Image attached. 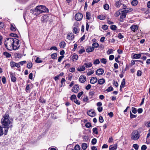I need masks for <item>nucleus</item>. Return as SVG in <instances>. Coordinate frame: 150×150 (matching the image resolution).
<instances>
[{
	"label": "nucleus",
	"mask_w": 150,
	"mask_h": 150,
	"mask_svg": "<svg viewBox=\"0 0 150 150\" xmlns=\"http://www.w3.org/2000/svg\"><path fill=\"white\" fill-rule=\"evenodd\" d=\"M9 115L8 114L4 115L1 119V123L2 127L0 126V137L3 134V128H5L4 134L6 135L8 132V129L11 128L12 127V120L9 119Z\"/></svg>",
	"instance_id": "f257e3e1"
},
{
	"label": "nucleus",
	"mask_w": 150,
	"mask_h": 150,
	"mask_svg": "<svg viewBox=\"0 0 150 150\" xmlns=\"http://www.w3.org/2000/svg\"><path fill=\"white\" fill-rule=\"evenodd\" d=\"M31 11L33 14L37 16L41 13L48 12V10L45 6L41 5L37 6L35 8Z\"/></svg>",
	"instance_id": "f03ea898"
},
{
	"label": "nucleus",
	"mask_w": 150,
	"mask_h": 150,
	"mask_svg": "<svg viewBox=\"0 0 150 150\" xmlns=\"http://www.w3.org/2000/svg\"><path fill=\"white\" fill-rule=\"evenodd\" d=\"M12 38H7L5 40L4 44L5 47L8 50H13L12 45L14 41Z\"/></svg>",
	"instance_id": "7ed1b4c3"
},
{
	"label": "nucleus",
	"mask_w": 150,
	"mask_h": 150,
	"mask_svg": "<svg viewBox=\"0 0 150 150\" xmlns=\"http://www.w3.org/2000/svg\"><path fill=\"white\" fill-rule=\"evenodd\" d=\"M140 135L138 131L137 130H134L131 134V138L134 140H136L139 139Z\"/></svg>",
	"instance_id": "20e7f679"
},
{
	"label": "nucleus",
	"mask_w": 150,
	"mask_h": 150,
	"mask_svg": "<svg viewBox=\"0 0 150 150\" xmlns=\"http://www.w3.org/2000/svg\"><path fill=\"white\" fill-rule=\"evenodd\" d=\"M13 42L12 45L13 50H18L20 46V44H19V40L16 38H13Z\"/></svg>",
	"instance_id": "39448f33"
},
{
	"label": "nucleus",
	"mask_w": 150,
	"mask_h": 150,
	"mask_svg": "<svg viewBox=\"0 0 150 150\" xmlns=\"http://www.w3.org/2000/svg\"><path fill=\"white\" fill-rule=\"evenodd\" d=\"M83 15L80 13H77L75 15V19L77 21H80L82 18Z\"/></svg>",
	"instance_id": "423d86ee"
},
{
	"label": "nucleus",
	"mask_w": 150,
	"mask_h": 150,
	"mask_svg": "<svg viewBox=\"0 0 150 150\" xmlns=\"http://www.w3.org/2000/svg\"><path fill=\"white\" fill-rule=\"evenodd\" d=\"M10 76L11 78V81L13 82H15L16 81L17 79L15 77V73L12 72H10Z\"/></svg>",
	"instance_id": "0eeeda50"
},
{
	"label": "nucleus",
	"mask_w": 150,
	"mask_h": 150,
	"mask_svg": "<svg viewBox=\"0 0 150 150\" xmlns=\"http://www.w3.org/2000/svg\"><path fill=\"white\" fill-rule=\"evenodd\" d=\"M79 90V86L78 85H75L73 87L71 91L73 92L76 93L78 92Z\"/></svg>",
	"instance_id": "6e6552de"
},
{
	"label": "nucleus",
	"mask_w": 150,
	"mask_h": 150,
	"mask_svg": "<svg viewBox=\"0 0 150 150\" xmlns=\"http://www.w3.org/2000/svg\"><path fill=\"white\" fill-rule=\"evenodd\" d=\"M103 73L104 70L102 68H99L96 71V75L98 76H100L103 74Z\"/></svg>",
	"instance_id": "1a4fd4ad"
},
{
	"label": "nucleus",
	"mask_w": 150,
	"mask_h": 150,
	"mask_svg": "<svg viewBox=\"0 0 150 150\" xmlns=\"http://www.w3.org/2000/svg\"><path fill=\"white\" fill-rule=\"evenodd\" d=\"M10 65L12 68L15 67H16L17 68H19L20 67L18 63H16L13 61L10 62Z\"/></svg>",
	"instance_id": "9d476101"
},
{
	"label": "nucleus",
	"mask_w": 150,
	"mask_h": 150,
	"mask_svg": "<svg viewBox=\"0 0 150 150\" xmlns=\"http://www.w3.org/2000/svg\"><path fill=\"white\" fill-rule=\"evenodd\" d=\"M49 19V16L47 14L44 15L41 18V20L44 23L46 22Z\"/></svg>",
	"instance_id": "9b49d317"
},
{
	"label": "nucleus",
	"mask_w": 150,
	"mask_h": 150,
	"mask_svg": "<svg viewBox=\"0 0 150 150\" xmlns=\"http://www.w3.org/2000/svg\"><path fill=\"white\" fill-rule=\"evenodd\" d=\"M98 81L97 78L96 77H93L91 78L90 80V83L92 84H94L96 83Z\"/></svg>",
	"instance_id": "f8f14e48"
},
{
	"label": "nucleus",
	"mask_w": 150,
	"mask_h": 150,
	"mask_svg": "<svg viewBox=\"0 0 150 150\" xmlns=\"http://www.w3.org/2000/svg\"><path fill=\"white\" fill-rule=\"evenodd\" d=\"M86 80V77L84 76H81L79 78V81L81 83L84 82Z\"/></svg>",
	"instance_id": "ddd939ff"
},
{
	"label": "nucleus",
	"mask_w": 150,
	"mask_h": 150,
	"mask_svg": "<svg viewBox=\"0 0 150 150\" xmlns=\"http://www.w3.org/2000/svg\"><path fill=\"white\" fill-rule=\"evenodd\" d=\"M130 29L134 32L137 31L138 29V27L137 25H132L130 27Z\"/></svg>",
	"instance_id": "4468645a"
},
{
	"label": "nucleus",
	"mask_w": 150,
	"mask_h": 150,
	"mask_svg": "<svg viewBox=\"0 0 150 150\" xmlns=\"http://www.w3.org/2000/svg\"><path fill=\"white\" fill-rule=\"evenodd\" d=\"M74 38V35L72 33H69L67 35V38L69 40L73 39Z\"/></svg>",
	"instance_id": "2eb2a0df"
},
{
	"label": "nucleus",
	"mask_w": 150,
	"mask_h": 150,
	"mask_svg": "<svg viewBox=\"0 0 150 150\" xmlns=\"http://www.w3.org/2000/svg\"><path fill=\"white\" fill-rule=\"evenodd\" d=\"M87 113L89 116L91 117H93L95 115V112L91 110H89L88 111Z\"/></svg>",
	"instance_id": "dca6fc26"
},
{
	"label": "nucleus",
	"mask_w": 150,
	"mask_h": 150,
	"mask_svg": "<svg viewBox=\"0 0 150 150\" xmlns=\"http://www.w3.org/2000/svg\"><path fill=\"white\" fill-rule=\"evenodd\" d=\"M125 10L123 11V12H124L127 14V13L133 11V9L131 8H124Z\"/></svg>",
	"instance_id": "f3484780"
},
{
	"label": "nucleus",
	"mask_w": 150,
	"mask_h": 150,
	"mask_svg": "<svg viewBox=\"0 0 150 150\" xmlns=\"http://www.w3.org/2000/svg\"><path fill=\"white\" fill-rule=\"evenodd\" d=\"M141 56V54H135L133 56V59H139Z\"/></svg>",
	"instance_id": "a211bd4d"
},
{
	"label": "nucleus",
	"mask_w": 150,
	"mask_h": 150,
	"mask_svg": "<svg viewBox=\"0 0 150 150\" xmlns=\"http://www.w3.org/2000/svg\"><path fill=\"white\" fill-rule=\"evenodd\" d=\"M122 4L121 1L119 0L115 2V6L117 8H119Z\"/></svg>",
	"instance_id": "6ab92c4d"
},
{
	"label": "nucleus",
	"mask_w": 150,
	"mask_h": 150,
	"mask_svg": "<svg viewBox=\"0 0 150 150\" xmlns=\"http://www.w3.org/2000/svg\"><path fill=\"white\" fill-rule=\"evenodd\" d=\"M105 82V80L104 79L102 78L98 80V83L100 85H102Z\"/></svg>",
	"instance_id": "aec40b11"
},
{
	"label": "nucleus",
	"mask_w": 150,
	"mask_h": 150,
	"mask_svg": "<svg viewBox=\"0 0 150 150\" xmlns=\"http://www.w3.org/2000/svg\"><path fill=\"white\" fill-rule=\"evenodd\" d=\"M85 69V67L83 65H81L78 68L77 70L80 71H84Z\"/></svg>",
	"instance_id": "412c9836"
},
{
	"label": "nucleus",
	"mask_w": 150,
	"mask_h": 150,
	"mask_svg": "<svg viewBox=\"0 0 150 150\" xmlns=\"http://www.w3.org/2000/svg\"><path fill=\"white\" fill-rule=\"evenodd\" d=\"M3 54L7 58H9L11 56V54L7 52H4Z\"/></svg>",
	"instance_id": "4be33fe9"
},
{
	"label": "nucleus",
	"mask_w": 150,
	"mask_h": 150,
	"mask_svg": "<svg viewBox=\"0 0 150 150\" xmlns=\"http://www.w3.org/2000/svg\"><path fill=\"white\" fill-rule=\"evenodd\" d=\"M94 50L93 48L92 47H88L86 49V51L87 52H89L93 51Z\"/></svg>",
	"instance_id": "5701e85b"
},
{
	"label": "nucleus",
	"mask_w": 150,
	"mask_h": 150,
	"mask_svg": "<svg viewBox=\"0 0 150 150\" xmlns=\"http://www.w3.org/2000/svg\"><path fill=\"white\" fill-rule=\"evenodd\" d=\"M66 43L64 41L62 42L59 44V46L60 48H64L65 46Z\"/></svg>",
	"instance_id": "b1692460"
},
{
	"label": "nucleus",
	"mask_w": 150,
	"mask_h": 150,
	"mask_svg": "<svg viewBox=\"0 0 150 150\" xmlns=\"http://www.w3.org/2000/svg\"><path fill=\"white\" fill-rule=\"evenodd\" d=\"M122 14L120 16V18L121 19L124 18L126 17L127 14L124 12H123V11H122Z\"/></svg>",
	"instance_id": "393cba45"
},
{
	"label": "nucleus",
	"mask_w": 150,
	"mask_h": 150,
	"mask_svg": "<svg viewBox=\"0 0 150 150\" xmlns=\"http://www.w3.org/2000/svg\"><path fill=\"white\" fill-rule=\"evenodd\" d=\"M88 147L87 144L85 143H83L81 145L82 148L83 150H86Z\"/></svg>",
	"instance_id": "a878e982"
},
{
	"label": "nucleus",
	"mask_w": 150,
	"mask_h": 150,
	"mask_svg": "<svg viewBox=\"0 0 150 150\" xmlns=\"http://www.w3.org/2000/svg\"><path fill=\"white\" fill-rule=\"evenodd\" d=\"M99 46V44L97 42H95L93 43L92 45V47L94 50V48H97Z\"/></svg>",
	"instance_id": "bb28decb"
},
{
	"label": "nucleus",
	"mask_w": 150,
	"mask_h": 150,
	"mask_svg": "<svg viewBox=\"0 0 150 150\" xmlns=\"http://www.w3.org/2000/svg\"><path fill=\"white\" fill-rule=\"evenodd\" d=\"M117 148V146L115 145H110L109 146L110 150H115Z\"/></svg>",
	"instance_id": "cd10ccee"
},
{
	"label": "nucleus",
	"mask_w": 150,
	"mask_h": 150,
	"mask_svg": "<svg viewBox=\"0 0 150 150\" xmlns=\"http://www.w3.org/2000/svg\"><path fill=\"white\" fill-rule=\"evenodd\" d=\"M86 68H88L92 66V64L91 62L85 63L84 64Z\"/></svg>",
	"instance_id": "c85d7f7f"
},
{
	"label": "nucleus",
	"mask_w": 150,
	"mask_h": 150,
	"mask_svg": "<svg viewBox=\"0 0 150 150\" xmlns=\"http://www.w3.org/2000/svg\"><path fill=\"white\" fill-rule=\"evenodd\" d=\"M11 30L13 31H15L16 30V28L15 25L13 24H11V27L10 28Z\"/></svg>",
	"instance_id": "c756f323"
},
{
	"label": "nucleus",
	"mask_w": 150,
	"mask_h": 150,
	"mask_svg": "<svg viewBox=\"0 0 150 150\" xmlns=\"http://www.w3.org/2000/svg\"><path fill=\"white\" fill-rule=\"evenodd\" d=\"M138 3V1L137 0H133L131 2V4L133 6H136Z\"/></svg>",
	"instance_id": "7c9ffc66"
},
{
	"label": "nucleus",
	"mask_w": 150,
	"mask_h": 150,
	"mask_svg": "<svg viewBox=\"0 0 150 150\" xmlns=\"http://www.w3.org/2000/svg\"><path fill=\"white\" fill-rule=\"evenodd\" d=\"M86 19L88 20H89L90 19L91 17V14L90 12H86Z\"/></svg>",
	"instance_id": "2f4dec72"
},
{
	"label": "nucleus",
	"mask_w": 150,
	"mask_h": 150,
	"mask_svg": "<svg viewBox=\"0 0 150 150\" xmlns=\"http://www.w3.org/2000/svg\"><path fill=\"white\" fill-rule=\"evenodd\" d=\"M125 83V80L124 79H123L121 82L120 86L121 88H123Z\"/></svg>",
	"instance_id": "473e14b6"
},
{
	"label": "nucleus",
	"mask_w": 150,
	"mask_h": 150,
	"mask_svg": "<svg viewBox=\"0 0 150 150\" xmlns=\"http://www.w3.org/2000/svg\"><path fill=\"white\" fill-rule=\"evenodd\" d=\"M73 32L75 34H76L79 33L78 29L77 28L74 27L73 28Z\"/></svg>",
	"instance_id": "72a5a7b5"
},
{
	"label": "nucleus",
	"mask_w": 150,
	"mask_h": 150,
	"mask_svg": "<svg viewBox=\"0 0 150 150\" xmlns=\"http://www.w3.org/2000/svg\"><path fill=\"white\" fill-rule=\"evenodd\" d=\"M65 79L64 78H62V80H61V84L60 85V87H62V86H63V83H64L65 82Z\"/></svg>",
	"instance_id": "f704fd0d"
},
{
	"label": "nucleus",
	"mask_w": 150,
	"mask_h": 150,
	"mask_svg": "<svg viewBox=\"0 0 150 150\" xmlns=\"http://www.w3.org/2000/svg\"><path fill=\"white\" fill-rule=\"evenodd\" d=\"M57 54L56 53H54L51 54V58L52 59H55L56 58Z\"/></svg>",
	"instance_id": "c9c22d12"
},
{
	"label": "nucleus",
	"mask_w": 150,
	"mask_h": 150,
	"mask_svg": "<svg viewBox=\"0 0 150 150\" xmlns=\"http://www.w3.org/2000/svg\"><path fill=\"white\" fill-rule=\"evenodd\" d=\"M93 133H94L95 134H98L97 128L96 127L94 128L93 129Z\"/></svg>",
	"instance_id": "e433bc0d"
},
{
	"label": "nucleus",
	"mask_w": 150,
	"mask_h": 150,
	"mask_svg": "<svg viewBox=\"0 0 150 150\" xmlns=\"http://www.w3.org/2000/svg\"><path fill=\"white\" fill-rule=\"evenodd\" d=\"M42 62V61L38 57H37L35 60V62L37 63H40Z\"/></svg>",
	"instance_id": "4c0bfd02"
},
{
	"label": "nucleus",
	"mask_w": 150,
	"mask_h": 150,
	"mask_svg": "<svg viewBox=\"0 0 150 150\" xmlns=\"http://www.w3.org/2000/svg\"><path fill=\"white\" fill-rule=\"evenodd\" d=\"M33 64L31 62H30L28 63L27 64V67L29 69H30L32 67Z\"/></svg>",
	"instance_id": "58836bf2"
},
{
	"label": "nucleus",
	"mask_w": 150,
	"mask_h": 150,
	"mask_svg": "<svg viewBox=\"0 0 150 150\" xmlns=\"http://www.w3.org/2000/svg\"><path fill=\"white\" fill-rule=\"evenodd\" d=\"M117 27L115 25H112L110 26V28L113 30H115L116 29Z\"/></svg>",
	"instance_id": "ea45409f"
},
{
	"label": "nucleus",
	"mask_w": 150,
	"mask_h": 150,
	"mask_svg": "<svg viewBox=\"0 0 150 150\" xmlns=\"http://www.w3.org/2000/svg\"><path fill=\"white\" fill-rule=\"evenodd\" d=\"M113 90V87L112 86H110L106 90V91L108 92L112 91Z\"/></svg>",
	"instance_id": "a19ab883"
},
{
	"label": "nucleus",
	"mask_w": 150,
	"mask_h": 150,
	"mask_svg": "<svg viewBox=\"0 0 150 150\" xmlns=\"http://www.w3.org/2000/svg\"><path fill=\"white\" fill-rule=\"evenodd\" d=\"M83 101L86 102H89V101H88V98L87 96H86V97L83 99Z\"/></svg>",
	"instance_id": "79ce46f5"
},
{
	"label": "nucleus",
	"mask_w": 150,
	"mask_h": 150,
	"mask_svg": "<svg viewBox=\"0 0 150 150\" xmlns=\"http://www.w3.org/2000/svg\"><path fill=\"white\" fill-rule=\"evenodd\" d=\"M76 98V96L75 95H72L71 96V100H74Z\"/></svg>",
	"instance_id": "37998d69"
},
{
	"label": "nucleus",
	"mask_w": 150,
	"mask_h": 150,
	"mask_svg": "<svg viewBox=\"0 0 150 150\" xmlns=\"http://www.w3.org/2000/svg\"><path fill=\"white\" fill-rule=\"evenodd\" d=\"M130 117L132 119L133 118H135L137 117V115L133 114L131 112V111L130 112Z\"/></svg>",
	"instance_id": "c03bdc74"
},
{
	"label": "nucleus",
	"mask_w": 150,
	"mask_h": 150,
	"mask_svg": "<svg viewBox=\"0 0 150 150\" xmlns=\"http://www.w3.org/2000/svg\"><path fill=\"white\" fill-rule=\"evenodd\" d=\"M132 111L134 114H136L137 112V109L134 107H132Z\"/></svg>",
	"instance_id": "a18cd8bd"
},
{
	"label": "nucleus",
	"mask_w": 150,
	"mask_h": 150,
	"mask_svg": "<svg viewBox=\"0 0 150 150\" xmlns=\"http://www.w3.org/2000/svg\"><path fill=\"white\" fill-rule=\"evenodd\" d=\"M98 18L101 20H103L105 19V17L103 15L99 16H98Z\"/></svg>",
	"instance_id": "49530a36"
},
{
	"label": "nucleus",
	"mask_w": 150,
	"mask_h": 150,
	"mask_svg": "<svg viewBox=\"0 0 150 150\" xmlns=\"http://www.w3.org/2000/svg\"><path fill=\"white\" fill-rule=\"evenodd\" d=\"M101 62L104 64H106L107 62L106 59L105 58H103L100 60Z\"/></svg>",
	"instance_id": "de8ad7c7"
},
{
	"label": "nucleus",
	"mask_w": 150,
	"mask_h": 150,
	"mask_svg": "<svg viewBox=\"0 0 150 150\" xmlns=\"http://www.w3.org/2000/svg\"><path fill=\"white\" fill-rule=\"evenodd\" d=\"M85 126L87 128H90L91 127V123L89 122L86 123L85 124Z\"/></svg>",
	"instance_id": "09e8293b"
},
{
	"label": "nucleus",
	"mask_w": 150,
	"mask_h": 150,
	"mask_svg": "<svg viewBox=\"0 0 150 150\" xmlns=\"http://www.w3.org/2000/svg\"><path fill=\"white\" fill-rule=\"evenodd\" d=\"M104 8L105 9L108 10L109 8V6L108 4H106L104 5Z\"/></svg>",
	"instance_id": "8fccbe9b"
},
{
	"label": "nucleus",
	"mask_w": 150,
	"mask_h": 150,
	"mask_svg": "<svg viewBox=\"0 0 150 150\" xmlns=\"http://www.w3.org/2000/svg\"><path fill=\"white\" fill-rule=\"evenodd\" d=\"M133 146L136 150H137L139 149V146L137 144H134Z\"/></svg>",
	"instance_id": "3c124183"
},
{
	"label": "nucleus",
	"mask_w": 150,
	"mask_h": 150,
	"mask_svg": "<svg viewBox=\"0 0 150 150\" xmlns=\"http://www.w3.org/2000/svg\"><path fill=\"white\" fill-rule=\"evenodd\" d=\"M74 149L75 150H80V146L78 144L76 145L74 147Z\"/></svg>",
	"instance_id": "603ef678"
},
{
	"label": "nucleus",
	"mask_w": 150,
	"mask_h": 150,
	"mask_svg": "<svg viewBox=\"0 0 150 150\" xmlns=\"http://www.w3.org/2000/svg\"><path fill=\"white\" fill-rule=\"evenodd\" d=\"M97 142V140L96 138L93 139L91 141V143L93 144L94 145L96 144Z\"/></svg>",
	"instance_id": "864d4df0"
},
{
	"label": "nucleus",
	"mask_w": 150,
	"mask_h": 150,
	"mask_svg": "<svg viewBox=\"0 0 150 150\" xmlns=\"http://www.w3.org/2000/svg\"><path fill=\"white\" fill-rule=\"evenodd\" d=\"M100 62L99 61V60L98 59H96L93 62V64H98L100 63Z\"/></svg>",
	"instance_id": "5fc2aeb1"
},
{
	"label": "nucleus",
	"mask_w": 150,
	"mask_h": 150,
	"mask_svg": "<svg viewBox=\"0 0 150 150\" xmlns=\"http://www.w3.org/2000/svg\"><path fill=\"white\" fill-rule=\"evenodd\" d=\"M99 121L100 123H103V122L104 120L103 117L101 116H100L99 118Z\"/></svg>",
	"instance_id": "6e6d98bb"
},
{
	"label": "nucleus",
	"mask_w": 150,
	"mask_h": 150,
	"mask_svg": "<svg viewBox=\"0 0 150 150\" xmlns=\"http://www.w3.org/2000/svg\"><path fill=\"white\" fill-rule=\"evenodd\" d=\"M113 53V50H108L107 51V53L108 54H111Z\"/></svg>",
	"instance_id": "4d7b16f0"
},
{
	"label": "nucleus",
	"mask_w": 150,
	"mask_h": 150,
	"mask_svg": "<svg viewBox=\"0 0 150 150\" xmlns=\"http://www.w3.org/2000/svg\"><path fill=\"white\" fill-rule=\"evenodd\" d=\"M83 91H81L79 92L77 95V97L78 98H79L83 94Z\"/></svg>",
	"instance_id": "13d9d810"
},
{
	"label": "nucleus",
	"mask_w": 150,
	"mask_h": 150,
	"mask_svg": "<svg viewBox=\"0 0 150 150\" xmlns=\"http://www.w3.org/2000/svg\"><path fill=\"white\" fill-rule=\"evenodd\" d=\"M78 58V56L77 54H74L72 56V58L76 60H77Z\"/></svg>",
	"instance_id": "bf43d9fd"
},
{
	"label": "nucleus",
	"mask_w": 150,
	"mask_h": 150,
	"mask_svg": "<svg viewBox=\"0 0 150 150\" xmlns=\"http://www.w3.org/2000/svg\"><path fill=\"white\" fill-rule=\"evenodd\" d=\"M74 101L75 103L76 104H78V105H79L80 104V102L79 100H78L76 99H76H75L74 100Z\"/></svg>",
	"instance_id": "052dcab7"
},
{
	"label": "nucleus",
	"mask_w": 150,
	"mask_h": 150,
	"mask_svg": "<svg viewBox=\"0 0 150 150\" xmlns=\"http://www.w3.org/2000/svg\"><path fill=\"white\" fill-rule=\"evenodd\" d=\"M117 37L120 39H121L124 38V36L121 34V33H119Z\"/></svg>",
	"instance_id": "680f3d73"
},
{
	"label": "nucleus",
	"mask_w": 150,
	"mask_h": 150,
	"mask_svg": "<svg viewBox=\"0 0 150 150\" xmlns=\"http://www.w3.org/2000/svg\"><path fill=\"white\" fill-rule=\"evenodd\" d=\"M142 72L140 70H138L137 72V76H140L142 75Z\"/></svg>",
	"instance_id": "e2e57ef3"
},
{
	"label": "nucleus",
	"mask_w": 150,
	"mask_h": 150,
	"mask_svg": "<svg viewBox=\"0 0 150 150\" xmlns=\"http://www.w3.org/2000/svg\"><path fill=\"white\" fill-rule=\"evenodd\" d=\"M94 93L93 91H90L89 93V95L91 96V97H92L94 95Z\"/></svg>",
	"instance_id": "0e129e2a"
},
{
	"label": "nucleus",
	"mask_w": 150,
	"mask_h": 150,
	"mask_svg": "<svg viewBox=\"0 0 150 150\" xmlns=\"http://www.w3.org/2000/svg\"><path fill=\"white\" fill-rule=\"evenodd\" d=\"M94 72V70H91L88 72L87 75L88 76H90L93 74Z\"/></svg>",
	"instance_id": "69168bd1"
},
{
	"label": "nucleus",
	"mask_w": 150,
	"mask_h": 150,
	"mask_svg": "<svg viewBox=\"0 0 150 150\" xmlns=\"http://www.w3.org/2000/svg\"><path fill=\"white\" fill-rule=\"evenodd\" d=\"M2 81L3 84H4L6 83V80L5 77L4 76H3L1 79Z\"/></svg>",
	"instance_id": "338daca9"
},
{
	"label": "nucleus",
	"mask_w": 150,
	"mask_h": 150,
	"mask_svg": "<svg viewBox=\"0 0 150 150\" xmlns=\"http://www.w3.org/2000/svg\"><path fill=\"white\" fill-rule=\"evenodd\" d=\"M147 148L146 146L145 145H143L141 147V150H146Z\"/></svg>",
	"instance_id": "774afa93"
}]
</instances>
